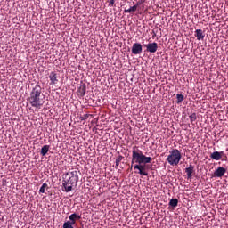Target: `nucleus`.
I'll return each instance as SVG.
<instances>
[{"instance_id":"nucleus-8","label":"nucleus","mask_w":228,"mask_h":228,"mask_svg":"<svg viewBox=\"0 0 228 228\" xmlns=\"http://www.w3.org/2000/svg\"><path fill=\"white\" fill-rule=\"evenodd\" d=\"M50 85H57L58 84V74L54 71H52L49 75Z\"/></svg>"},{"instance_id":"nucleus-1","label":"nucleus","mask_w":228,"mask_h":228,"mask_svg":"<svg viewBox=\"0 0 228 228\" xmlns=\"http://www.w3.org/2000/svg\"><path fill=\"white\" fill-rule=\"evenodd\" d=\"M152 158L143 155V153L136 146L132 150V165L133 163H138L134 167V170H139L140 175H149V173L145 169V166L142 164L151 163Z\"/></svg>"},{"instance_id":"nucleus-2","label":"nucleus","mask_w":228,"mask_h":228,"mask_svg":"<svg viewBox=\"0 0 228 228\" xmlns=\"http://www.w3.org/2000/svg\"><path fill=\"white\" fill-rule=\"evenodd\" d=\"M45 97H44L42 94V87L36 85L30 92L28 101L30 106L35 108L36 111H38V110H42V106H44V102H45Z\"/></svg>"},{"instance_id":"nucleus-7","label":"nucleus","mask_w":228,"mask_h":228,"mask_svg":"<svg viewBox=\"0 0 228 228\" xmlns=\"http://www.w3.org/2000/svg\"><path fill=\"white\" fill-rule=\"evenodd\" d=\"M142 51V44L140 43H134L132 46V53L133 54H141Z\"/></svg>"},{"instance_id":"nucleus-12","label":"nucleus","mask_w":228,"mask_h":228,"mask_svg":"<svg viewBox=\"0 0 228 228\" xmlns=\"http://www.w3.org/2000/svg\"><path fill=\"white\" fill-rule=\"evenodd\" d=\"M195 167L190 165L187 168H185V173L187 174V179H191L193 177V170Z\"/></svg>"},{"instance_id":"nucleus-20","label":"nucleus","mask_w":228,"mask_h":228,"mask_svg":"<svg viewBox=\"0 0 228 228\" xmlns=\"http://www.w3.org/2000/svg\"><path fill=\"white\" fill-rule=\"evenodd\" d=\"M122 159H124V157H122V155H119V156L116 159V167H118V165H120V161H122Z\"/></svg>"},{"instance_id":"nucleus-9","label":"nucleus","mask_w":228,"mask_h":228,"mask_svg":"<svg viewBox=\"0 0 228 228\" xmlns=\"http://www.w3.org/2000/svg\"><path fill=\"white\" fill-rule=\"evenodd\" d=\"M222 156H224V151H214L210 154L211 159H215L216 161H220Z\"/></svg>"},{"instance_id":"nucleus-5","label":"nucleus","mask_w":228,"mask_h":228,"mask_svg":"<svg viewBox=\"0 0 228 228\" xmlns=\"http://www.w3.org/2000/svg\"><path fill=\"white\" fill-rule=\"evenodd\" d=\"M144 47H146L147 53H154L156 51H158V43L153 42V43H149L147 45H143Z\"/></svg>"},{"instance_id":"nucleus-21","label":"nucleus","mask_w":228,"mask_h":228,"mask_svg":"<svg viewBox=\"0 0 228 228\" xmlns=\"http://www.w3.org/2000/svg\"><path fill=\"white\" fill-rule=\"evenodd\" d=\"M114 4H115V0L109 1V6H114Z\"/></svg>"},{"instance_id":"nucleus-13","label":"nucleus","mask_w":228,"mask_h":228,"mask_svg":"<svg viewBox=\"0 0 228 228\" xmlns=\"http://www.w3.org/2000/svg\"><path fill=\"white\" fill-rule=\"evenodd\" d=\"M195 37L197 38V40H204V32L202 31V29H196L195 30Z\"/></svg>"},{"instance_id":"nucleus-3","label":"nucleus","mask_w":228,"mask_h":228,"mask_svg":"<svg viewBox=\"0 0 228 228\" xmlns=\"http://www.w3.org/2000/svg\"><path fill=\"white\" fill-rule=\"evenodd\" d=\"M77 181H79L77 171L66 173L62 177V191L66 193L72 191V190L77 186Z\"/></svg>"},{"instance_id":"nucleus-14","label":"nucleus","mask_w":228,"mask_h":228,"mask_svg":"<svg viewBox=\"0 0 228 228\" xmlns=\"http://www.w3.org/2000/svg\"><path fill=\"white\" fill-rule=\"evenodd\" d=\"M138 10V4L130 7L129 9H125L124 13H131L132 12H136Z\"/></svg>"},{"instance_id":"nucleus-11","label":"nucleus","mask_w":228,"mask_h":228,"mask_svg":"<svg viewBox=\"0 0 228 228\" xmlns=\"http://www.w3.org/2000/svg\"><path fill=\"white\" fill-rule=\"evenodd\" d=\"M77 92H78V95H80V97H85V95L86 94V84L80 85Z\"/></svg>"},{"instance_id":"nucleus-15","label":"nucleus","mask_w":228,"mask_h":228,"mask_svg":"<svg viewBox=\"0 0 228 228\" xmlns=\"http://www.w3.org/2000/svg\"><path fill=\"white\" fill-rule=\"evenodd\" d=\"M177 204H179V200L177 199H171L169 201V206L171 208H177Z\"/></svg>"},{"instance_id":"nucleus-19","label":"nucleus","mask_w":228,"mask_h":228,"mask_svg":"<svg viewBox=\"0 0 228 228\" xmlns=\"http://www.w3.org/2000/svg\"><path fill=\"white\" fill-rule=\"evenodd\" d=\"M190 120L191 122H195V120H197V114L196 113H191L190 116Z\"/></svg>"},{"instance_id":"nucleus-18","label":"nucleus","mask_w":228,"mask_h":228,"mask_svg":"<svg viewBox=\"0 0 228 228\" xmlns=\"http://www.w3.org/2000/svg\"><path fill=\"white\" fill-rule=\"evenodd\" d=\"M45 188H47V183H43L39 189V193H45Z\"/></svg>"},{"instance_id":"nucleus-16","label":"nucleus","mask_w":228,"mask_h":228,"mask_svg":"<svg viewBox=\"0 0 228 228\" xmlns=\"http://www.w3.org/2000/svg\"><path fill=\"white\" fill-rule=\"evenodd\" d=\"M49 148L50 146L49 145H44L42 148H41V154L43 156H45L48 152H49Z\"/></svg>"},{"instance_id":"nucleus-10","label":"nucleus","mask_w":228,"mask_h":228,"mask_svg":"<svg viewBox=\"0 0 228 228\" xmlns=\"http://www.w3.org/2000/svg\"><path fill=\"white\" fill-rule=\"evenodd\" d=\"M69 220L68 222L76 224V220H81V214L73 213L69 216Z\"/></svg>"},{"instance_id":"nucleus-4","label":"nucleus","mask_w":228,"mask_h":228,"mask_svg":"<svg viewBox=\"0 0 228 228\" xmlns=\"http://www.w3.org/2000/svg\"><path fill=\"white\" fill-rule=\"evenodd\" d=\"M181 158H183L181 151L177 149H172L169 151V155L166 160L171 165V167H177L181 162Z\"/></svg>"},{"instance_id":"nucleus-17","label":"nucleus","mask_w":228,"mask_h":228,"mask_svg":"<svg viewBox=\"0 0 228 228\" xmlns=\"http://www.w3.org/2000/svg\"><path fill=\"white\" fill-rule=\"evenodd\" d=\"M176 99H177V104H179V102H183L184 101V95L176 94Z\"/></svg>"},{"instance_id":"nucleus-6","label":"nucleus","mask_w":228,"mask_h":228,"mask_svg":"<svg viewBox=\"0 0 228 228\" xmlns=\"http://www.w3.org/2000/svg\"><path fill=\"white\" fill-rule=\"evenodd\" d=\"M226 172H227V169L225 167H218L215 170L214 175L215 177H224Z\"/></svg>"}]
</instances>
